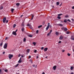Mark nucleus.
<instances>
[{"label":"nucleus","instance_id":"obj_1","mask_svg":"<svg viewBox=\"0 0 74 74\" xmlns=\"http://www.w3.org/2000/svg\"><path fill=\"white\" fill-rule=\"evenodd\" d=\"M8 45V43H7L5 44L3 46V48L4 49H7V45Z\"/></svg>","mask_w":74,"mask_h":74},{"label":"nucleus","instance_id":"obj_2","mask_svg":"<svg viewBox=\"0 0 74 74\" xmlns=\"http://www.w3.org/2000/svg\"><path fill=\"white\" fill-rule=\"evenodd\" d=\"M13 57V55H12L11 54H9V58L10 59H11Z\"/></svg>","mask_w":74,"mask_h":74},{"label":"nucleus","instance_id":"obj_3","mask_svg":"<svg viewBox=\"0 0 74 74\" xmlns=\"http://www.w3.org/2000/svg\"><path fill=\"white\" fill-rule=\"evenodd\" d=\"M6 17H4L3 19V23H5V21H6Z\"/></svg>","mask_w":74,"mask_h":74},{"label":"nucleus","instance_id":"obj_4","mask_svg":"<svg viewBox=\"0 0 74 74\" xmlns=\"http://www.w3.org/2000/svg\"><path fill=\"white\" fill-rule=\"evenodd\" d=\"M63 38V36L62 35H61V36H60V38H59V39L60 40H62Z\"/></svg>","mask_w":74,"mask_h":74},{"label":"nucleus","instance_id":"obj_5","mask_svg":"<svg viewBox=\"0 0 74 74\" xmlns=\"http://www.w3.org/2000/svg\"><path fill=\"white\" fill-rule=\"evenodd\" d=\"M21 31L22 32H23L25 31V28L24 27L21 28Z\"/></svg>","mask_w":74,"mask_h":74},{"label":"nucleus","instance_id":"obj_6","mask_svg":"<svg viewBox=\"0 0 74 74\" xmlns=\"http://www.w3.org/2000/svg\"><path fill=\"white\" fill-rule=\"evenodd\" d=\"M12 34L13 35H15V36H16V32H13Z\"/></svg>","mask_w":74,"mask_h":74},{"label":"nucleus","instance_id":"obj_7","mask_svg":"<svg viewBox=\"0 0 74 74\" xmlns=\"http://www.w3.org/2000/svg\"><path fill=\"white\" fill-rule=\"evenodd\" d=\"M47 50H48V48L47 47L45 48L44 49V51L45 52H46V51H47Z\"/></svg>","mask_w":74,"mask_h":74},{"label":"nucleus","instance_id":"obj_8","mask_svg":"<svg viewBox=\"0 0 74 74\" xmlns=\"http://www.w3.org/2000/svg\"><path fill=\"white\" fill-rule=\"evenodd\" d=\"M53 69L54 70H56V66H54L53 68Z\"/></svg>","mask_w":74,"mask_h":74},{"label":"nucleus","instance_id":"obj_9","mask_svg":"<svg viewBox=\"0 0 74 74\" xmlns=\"http://www.w3.org/2000/svg\"><path fill=\"white\" fill-rule=\"evenodd\" d=\"M21 62H22V60H21V58H20L18 62L20 63H21Z\"/></svg>","mask_w":74,"mask_h":74},{"label":"nucleus","instance_id":"obj_10","mask_svg":"<svg viewBox=\"0 0 74 74\" xmlns=\"http://www.w3.org/2000/svg\"><path fill=\"white\" fill-rule=\"evenodd\" d=\"M28 37H33V35H28Z\"/></svg>","mask_w":74,"mask_h":74},{"label":"nucleus","instance_id":"obj_11","mask_svg":"<svg viewBox=\"0 0 74 74\" xmlns=\"http://www.w3.org/2000/svg\"><path fill=\"white\" fill-rule=\"evenodd\" d=\"M67 30H68V29H67V28H65L64 29V32H66V31H67Z\"/></svg>","mask_w":74,"mask_h":74},{"label":"nucleus","instance_id":"obj_12","mask_svg":"<svg viewBox=\"0 0 74 74\" xmlns=\"http://www.w3.org/2000/svg\"><path fill=\"white\" fill-rule=\"evenodd\" d=\"M30 49H27V52L28 53H29V52H30Z\"/></svg>","mask_w":74,"mask_h":74},{"label":"nucleus","instance_id":"obj_13","mask_svg":"<svg viewBox=\"0 0 74 74\" xmlns=\"http://www.w3.org/2000/svg\"><path fill=\"white\" fill-rule=\"evenodd\" d=\"M49 26H47V27L46 28V30H48V29H49Z\"/></svg>","mask_w":74,"mask_h":74},{"label":"nucleus","instance_id":"obj_14","mask_svg":"<svg viewBox=\"0 0 74 74\" xmlns=\"http://www.w3.org/2000/svg\"><path fill=\"white\" fill-rule=\"evenodd\" d=\"M16 5H17V6H19V5H20V3H16Z\"/></svg>","mask_w":74,"mask_h":74},{"label":"nucleus","instance_id":"obj_15","mask_svg":"<svg viewBox=\"0 0 74 74\" xmlns=\"http://www.w3.org/2000/svg\"><path fill=\"white\" fill-rule=\"evenodd\" d=\"M73 69H74V68H73V66H72L71 67V70H73Z\"/></svg>","mask_w":74,"mask_h":74},{"label":"nucleus","instance_id":"obj_16","mask_svg":"<svg viewBox=\"0 0 74 74\" xmlns=\"http://www.w3.org/2000/svg\"><path fill=\"white\" fill-rule=\"evenodd\" d=\"M14 10V9H12L11 10V11H12V13H13V12Z\"/></svg>","mask_w":74,"mask_h":74},{"label":"nucleus","instance_id":"obj_17","mask_svg":"<svg viewBox=\"0 0 74 74\" xmlns=\"http://www.w3.org/2000/svg\"><path fill=\"white\" fill-rule=\"evenodd\" d=\"M16 27V24H14L13 26V27L14 28H15V27Z\"/></svg>","mask_w":74,"mask_h":74},{"label":"nucleus","instance_id":"obj_18","mask_svg":"<svg viewBox=\"0 0 74 74\" xmlns=\"http://www.w3.org/2000/svg\"><path fill=\"white\" fill-rule=\"evenodd\" d=\"M73 36H72L71 37V40H74V38H73Z\"/></svg>","mask_w":74,"mask_h":74},{"label":"nucleus","instance_id":"obj_19","mask_svg":"<svg viewBox=\"0 0 74 74\" xmlns=\"http://www.w3.org/2000/svg\"><path fill=\"white\" fill-rule=\"evenodd\" d=\"M58 25L60 26H63V25H62L61 24H59Z\"/></svg>","mask_w":74,"mask_h":74},{"label":"nucleus","instance_id":"obj_20","mask_svg":"<svg viewBox=\"0 0 74 74\" xmlns=\"http://www.w3.org/2000/svg\"><path fill=\"white\" fill-rule=\"evenodd\" d=\"M59 32H56V35H57V36H58V35H59Z\"/></svg>","mask_w":74,"mask_h":74},{"label":"nucleus","instance_id":"obj_21","mask_svg":"<svg viewBox=\"0 0 74 74\" xmlns=\"http://www.w3.org/2000/svg\"><path fill=\"white\" fill-rule=\"evenodd\" d=\"M3 8V7L2 6H1L0 7V10H2Z\"/></svg>","mask_w":74,"mask_h":74},{"label":"nucleus","instance_id":"obj_22","mask_svg":"<svg viewBox=\"0 0 74 74\" xmlns=\"http://www.w3.org/2000/svg\"><path fill=\"white\" fill-rule=\"evenodd\" d=\"M42 27V25H40L38 27V28H41Z\"/></svg>","mask_w":74,"mask_h":74},{"label":"nucleus","instance_id":"obj_23","mask_svg":"<svg viewBox=\"0 0 74 74\" xmlns=\"http://www.w3.org/2000/svg\"><path fill=\"white\" fill-rule=\"evenodd\" d=\"M57 18H58V19H61V17L60 16H58L57 17Z\"/></svg>","mask_w":74,"mask_h":74},{"label":"nucleus","instance_id":"obj_24","mask_svg":"<svg viewBox=\"0 0 74 74\" xmlns=\"http://www.w3.org/2000/svg\"><path fill=\"white\" fill-rule=\"evenodd\" d=\"M21 25L23 26H24V22H23L22 23V24H21Z\"/></svg>","mask_w":74,"mask_h":74},{"label":"nucleus","instance_id":"obj_25","mask_svg":"<svg viewBox=\"0 0 74 74\" xmlns=\"http://www.w3.org/2000/svg\"><path fill=\"white\" fill-rule=\"evenodd\" d=\"M62 14H59L58 15V16H61V15H62Z\"/></svg>","mask_w":74,"mask_h":74},{"label":"nucleus","instance_id":"obj_26","mask_svg":"<svg viewBox=\"0 0 74 74\" xmlns=\"http://www.w3.org/2000/svg\"><path fill=\"white\" fill-rule=\"evenodd\" d=\"M31 25H30V24H28L27 25V26H29V27Z\"/></svg>","mask_w":74,"mask_h":74},{"label":"nucleus","instance_id":"obj_27","mask_svg":"<svg viewBox=\"0 0 74 74\" xmlns=\"http://www.w3.org/2000/svg\"><path fill=\"white\" fill-rule=\"evenodd\" d=\"M33 44L35 46L36 45V43L35 42H33Z\"/></svg>","mask_w":74,"mask_h":74},{"label":"nucleus","instance_id":"obj_28","mask_svg":"<svg viewBox=\"0 0 74 74\" xmlns=\"http://www.w3.org/2000/svg\"><path fill=\"white\" fill-rule=\"evenodd\" d=\"M4 71L6 73L8 72V70H7V69H6V70H5Z\"/></svg>","mask_w":74,"mask_h":74},{"label":"nucleus","instance_id":"obj_29","mask_svg":"<svg viewBox=\"0 0 74 74\" xmlns=\"http://www.w3.org/2000/svg\"><path fill=\"white\" fill-rule=\"evenodd\" d=\"M67 21L69 22H71V21L69 19H68Z\"/></svg>","mask_w":74,"mask_h":74},{"label":"nucleus","instance_id":"obj_30","mask_svg":"<svg viewBox=\"0 0 74 74\" xmlns=\"http://www.w3.org/2000/svg\"><path fill=\"white\" fill-rule=\"evenodd\" d=\"M29 27L30 28V29H33V27H32V25H31L30 27Z\"/></svg>","mask_w":74,"mask_h":74},{"label":"nucleus","instance_id":"obj_31","mask_svg":"<svg viewBox=\"0 0 74 74\" xmlns=\"http://www.w3.org/2000/svg\"><path fill=\"white\" fill-rule=\"evenodd\" d=\"M67 55H68V56H70V55H71V54H70L69 53H68Z\"/></svg>","mask_w":74,"mask_h":74},{"label":"nucleus","instance_id":"obj_32","mask_svg":"<svg viewBox=\"0 0 74 74\" xmlns=\"http://www.w3.org/2000/svg\"><path fill=\"white\" fill-rule=\"evenodd\" d=\"M57 4L58 5H59V2H57Z\"/></svg>","mask_w":74,"mask_h":74},{"label":"nucleus","instance_id":"obj_33","mask_svg":"<svg viewBox=\"0 0 74 74\" xmlns=\"http://www.w3.org/2000/svg\"><path fill=\"white\" fill-rule=\"evenodd\" d=\"M18 65H19V64H17L16 65V66H15L17 67V66H18Z\"/></svg>","mask_w":74,"mask_h":74},{"label":"nucleus","instance_id":"obj_34","mask_svg":"<svg viewBox=\"0 0 74 74\" xmlns=\"http://www.w3.org/2000/svg\"><path fill=\"white\" fill-rule=\"evenodd\" d=\"M29 61L30 62H33V59H30Z\"/></svg>","mask_w":74,"mask_h":74},{"label":"nucleus","instance_id":"obj_35","mask_svg":"<svg viewBox=\"0 0 74 74\" xmlns=\"http://www.w3.org/2000/svg\"><path fill=\"white\" fill-rule=\"evenodd\" d=\"M8 37H6L5 38V40H8Z\"/></svg>","mask_w":74,"mask_h":74},{"label":"nucleus","instance_id":"obj_36","mask_svg":"<svg viewBox=\"0 0 74 74\" xmlns=\"http://www.w3.org/2000/svg\"><path fill=\"white\" fill-rule=\"evenodd\" d=\"M5 22H6V23H8V20H6L5 21Z\"/></svg>","mask_w":74,"mask_h":74},{"label":"nucleus","instance_id":"obj_37","mask_svg":"<svg viewBox=\"0 0 74 74\" xmlns=\"http://www.w3.org/2000/svg\"><path fill=\"white\" fill-rule=\"evenodd\" d=\"M36 33L38 34V30H37L36 32Z\"/></svg>","mask_w":74,"mask_h":74},{"label":"nucleus","instance_id":"obj_38","mask_svg":"<svg viewBox=\"0 0 74 74\" xmlns=\"http://www.w3.org/2000/svg\"><path fill=\"white\" fill-rule=\"evenodd\" d=\"M0 46H2V45H3V42H2L0 43Z\"/></svg>","mask_w":74,"mask_h":74},{"label":"nucleus","instance_id":"obj_39","mask_svg":"<svg viewBox=\"0 0 74 74\" xmlns=\"http://www.w3.org/2000/svg\"><path fill=\"white\" fill-rule=\"evenodd\" d=\"M26 40V38H24L23 39V41H25Z\"/></svg>","mask_w":74,"mask_h":74},{"label":"nucleus","instance_id":"obj_40","mask_svg":"<svg viewBox=\"0 0 74 74\" xmlns=\"http://www.w3.org/2000/svg\"><path fill=\"white\" fill-rule=\"evenodd\" d=\"M51 34L49 32V33H48L47 34V36H49V35L50 34Z\"/></svg>","mask_w":74,"mask_h":74},{"label":"nucleus","instance_id":"obj_41","mask_svg":"<svg viewBox=\"0 0 74 74\" xmlns=\"http://www.w3.org/2000/svg\"><path fill=\"white\" fill-rule=\"evenodd\" d=\"M69 33H70V32H66V34H69Z\"/></svg>","mask_w":74,"mask_h":74},{"label":"nucleus","instance_id":"obj_42","mask_svg":"<svg viewBox=\"0 0 74 74\" xmlns=\"http://www.w3.org/2000/svg\"><path fill=\"white\" fill-rule=\"evenodd\" d=\"M34 53H36V52H37V50H35L34 51Z\"/></svg>","mask_w":74,"mask_h":74},{"label":"nucleus","instance_id":"obj_43","mask_svg":"<svg viewBox=\"0 0 74 74\" xmlns=\"http://www.w3.org/2000/svg\"><path fill=\"white\" fill-rule=\"evenodd\" d=\"M31 57L30 56H29V57H28L29 59H30L31 58Z\"/></svg>","mask_w":74,"mask_h":74},{"label":"nucleus","instance_id":"obj_44","mask_svg":"<svg viewBox=\"0 0 74 74\" xmlns=\"http://www.w3.org/2000/svg\"><path fill=\"white\" fill-rule=\"evenodd\" d=\"M41 50H43L44 49V47H42L41 48Z\"/></svg>","mask_w":74,"mask_h":74},{"label":"nucleus","instance_id":"obj_45","mask_svg":"<svg viewBox=\"0 0 74 74\" xmlns=\"http://www.w3.org/2000/svg\"><path fill=\"white\" fill-rule=\"evenodd\" d=\"M52 32V30H51L49 33L51 34Z\"/></svg>","mask_w":74,"mask_h":74},{"label":"nucleus","instance_id":"obj_46","mask_svg":"<svg viewBox=\"0 0 74 74\" xmlns=\"http://www.w3.org/2000/svg\"><path fill=\"white\" fill-rule=\"evenodd\" d=\"M64 22H65L66 23L67 22V21L66 20H64Z\"/></svg>","mask_w":74,"mask_h":74},{"label":"nucleus","instance_id":"obj_47","mask_svg":"<svg viewBox=\"0 0 74 74\" xmlns=\"http://www.w3.org/2000/svg\"><path fill=\"white\" fill-rule=\"evenodd\" d=\"M68 17H69V16H65V18H67Z\"/></svg>","mask_w":74,"mask_h":74},{"label":"nucleus","instance_id":"obj_48","mask_svg":"<svg viewBox=\"0 0 74 74\" xmlns=\"http://www.w3.org/2000/svg\"><path fill=\"white\" fill-rule=\"evenodd\" d=\"M48 26L49 27V25H50V23H48Z\"/></svg>","mask_w":74,"mask_h":74},{"label":"nucleus","instance_id":"obj_49","mask_svg":"<svg viewBox=\"0 0 74 74\" xmlns=\"http://www.w3.org/2000/svg\"><path fill=\"white\" fill-rule=\"evenodd\" d=\"M18 57H20V56H21V55L19 54V55H18Z\"/></svg>","mask_w":74,"mask_h":74},{"label":"nucleus","instance_id":"obj_50","mask_svg":"<svg viewBox=\"0 0 74 74\" xmlns=\"http://www.w3.org/2000/svg\"><path fill=\"white\" fill-rule=\"evenodd\" d=\"M39 57V56H37L36 57V59H38V58Z\"/></svg>","mask_w":74,"mask_h":74},{"label":"nucleus","instance_id":"obj_51","mask_svg":"<svg viewBox=\"0 0 74 74\" xmlns=\"http://www.w3.org/2000/svg\"><path fill=\"white\" fill-rule=\"evenodd\" d=\"M62 5V3H61L60 5L59 6L60 7Z\"/></svg>","mask_w":74,"mask_h":74},{"label":"nucleus","instance_id":"obj_52","mask_svg":"<svg viewBox=\"0 0 74 74\" xmlns=\"http://www.w3.org/2000/svg\"><path fill=\"white\" fill-rule=\"evenodd\" d=\"M72 9H74V6H73L72 7Z\"/></svg>","mask_w":74,"mask_h":74},{"label":"nucleus","instance_id":"obj_53","mask_svg":"<svg viewBox=\"0 0 74 74\" xmlns=\"http://www.w3.org/2000/svg\"><path fill=\"white\" fill-rule=\"evenodd\" d=\"M65 51V50H63L62 51V52H64Z\"/></svg>","mask_w":74,"mask_h":74},{"label":"nucleus","instance_id":"obj_54","mask_svg":"<svg viewBox=\"0 0 74 74\" xmlns=\"http://www.w3.org/2000/svg\"><path fill=\"white\" fill-rule=\"evenodd\" d=\"M63 29H64V28H63V27L62 28V30H63Z\"/></svg>","mask_w":74,"mask_h":74},{"label":"nucleus","instance_id":"obj_55","mask_svg":"<svg viewBox=\"0 0 74 74\" xmlns=\"http://www.w3.org/2000/svg\"><path fill=\"white\" fill-rule=\"evenodd\" d=\"M61 42V41H59L58 42V43H60Z\"/></svg>","mask_w":74,"mask_h":74},{"label":"nucleus","instance_id":"obj_56","mask_svg":"<svg viewBox=\"0 0 74 74\" xmlns=\"http://www.w3.org/2000/svg\"><path fill=\"white\" fill-rule=\"evenodd\" d=\"M49 27H50V28H51V27H52V26L51 25H50Z\"/></svg>","mask_w":74,"mask_h":74},{"label":"nucleus","instance_id":"obj_57","mask_svg":"<svg viewBox=\"0 0 74 74\" xmlns=\"http://www.w3.org/2000/svg\"><path fill=\"white\" fill-rule=\"evenodd\" d=\"M0 73H1V70L0 69Z\"/></svg>","mask_w":74,"mask_h":74},{"label":"nucleus","instance_id":"obj_58","mask_svg":"<svg viewBox=\"0 0 74 74\" xmlns=\"http://www.w3.org/2000/svg\"><path fill=\"white\" fill-rule=\"evenodd\" d=\"M17 31H18V29H16L15 32H16H16H17Z\"/></svg>","mask_w":74,"mask_h":74},{"label":"nucleus","instance_id":"obj_59","mask_svg":"<svg viewBox=\"0 0 74 74\" xmlns=\"http://www.w3.org/2000/svg\"><path fill=\"white\" fill-rule=\"evenodd\" d=\"M4 53H5V52H3V54H4Z\"/></svg>","mask_w":74,"mask_h":74},{"label":"nucleus","instance_id":"obj_60","mask_svg":"<svg viewBox=\"0 0 74 74\" xmlns=\"http://www.w3.org/2000/svg\"><path fill=\"white\" fill-rule=\"evenodd\" d=\"M32 18H34V15H32Z\"/></svg>","mask_w":74,"mask_h":74},{"label":"nucleus","instance_id":"obj_61","mask_svg":"<svg viewBox=\"0 0 74 74\" xmlns=\"http://www.w3.org/2000/svg\"><path fill=\"white\" fill-rule=\"evenodd\" d=\"M23 16V15H21V17H22V16Z\"/></svg>","mask_w":74,"mask_h":74},{"label":"nucleus","instance_id":"obj_62","mask_svg":"<svg viewBox=\"0 0 74 74\" xmlns=\"http://www.w3.org/2000/svg\"><path fill=\"white\" fill-rule=\"evenodd\" d=\"M42 74H45V73L43 72L42 73Z\"/></svg>","mask_w":74,"mask_h":74},{"label":"nucleus","instance_id":"obj_63","mask_svg":"<svg viewBox=\"0 0 74 74\" xmlns=\"http://www.w3.org/2000/svg\"><path fill=\"white\" fill-rule=\"evenodd\" d=\"M33 18L32 17V18H31V20H33Z\"/></svg>","mask_w":74,"mask_h":74},{"label":"nucleus","instance_id":"obj_64","mask_svg":"<svg viewBox=\"0 0 74 74\" xmlns=\"http://www.w3.org/2000/svg\"><path fill=\"white\" fill-rule=\"evenodd\" d=\"M33 67H35V65H33Z\"/></svg>","mask_w":74,"mask_h":74}]
</instances>
